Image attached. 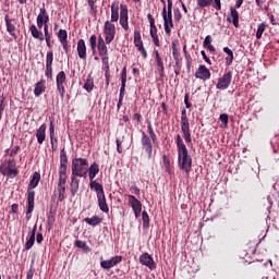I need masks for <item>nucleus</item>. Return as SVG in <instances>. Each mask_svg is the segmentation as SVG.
<instances>
[{"label": "nucleus", "instance_id": "1", "mask_svg": "<svg viewBox=\"0 0 279 279\" xmlns=\"http://www.w3.org/2000/svg\"><path fill=\"white\" fill-rule=\"evenodd\" d=\"M72 175L78 178H87L88 175V159L74 158L72 160Z\"/></svg>", "mask_w": 279, "mask_h": 279}, {"label": "nucleus", "instance_id": "16", "mask_svg": "<svg viewBox=\"0 0 279 279\" xmlns=\"http://www.w3.org/2000/svg\"><path fill=\"white\" fill-rule=\"evenodd\" d=\"M36 197V192L28 191L27 193V211H26V219L29 221L32 219V213H34V199Z\"/></svg>", "mask_w": 279, "mask_h": 279}, {"label": "nucleus", "instance_id": "27", "mask_svg": "<svg viewBox=\"0 0 279 279\" xmlns=\"http://www.w3.org/2000/svg\"><path fill=\"white\" fill-rule=\"evenodd\" d=\"M225 53H227V57L225 58L226 60V65L230 66L232 62L234 61V52H232V49L229 47L223 48Z\"/></svg>", "mask_w": 279, "mask_h": 279}, {"label": "nucleus", "instance_id": "4", "mask_svg": "<svg viewBox=\"0 0 279 279\" xmlns=\"http://www.w3.org/2000/svg\"><path fill=\"white\" fill-rule=\"evenodd\" d=\"M0 173L2 175H8V178H16L19 171L16 170V162L14 159L4 160L0 166Z\"/></svg>", "mask_w": 279, "mask_h": 279}, {"label": "nucleus", "instance_id": "52", "mask_svg": "<svg viewBox=\"0 0 279 279\" xmlns=\"http://www.w3.org/2000/svg\"><path fill=\"white\" fill-rule=\"evenodd\" d=\"M162 161H163V165H165V167H166L168 173H171V169L169 168L170 165H171V161L169 160V157H167L166 155H163Z\"/></svg>", "mask_w": 279, "mask_h": 279}, {"label": "nucleus", "instance_id": "12", "mask_svg": "<svg viewBox=\"0 0 279 279\" xmlns=\"http://www.w3.org/2000/svg\"><path fill=\"white\" fill-rule=\"evenodd\" d=\"M151 137H148L145 132H142V146L145 149L146 154H148V158L151 159L154 154V145L151 144Z\"/></svg>", "mask_w": 279, "mask_h": 279}, {"label": "nucleus", "instance_id": "37", "mask_svg": "<svg viewBox=\"0 0 279 279\" xmlns=\"http://www.w3.org/2000/svg\"><path fill=\"white\" fill-rule=\"evenodd\" d=\"M156 63H157V71L160 77H165V63H162V58L156 59Z\"/></svg>", "mask_w": 279, "mask_h": 279}, {"label": "nucleus", "instance_id": "53", "mask_svg": "<svg viewBox=\"0 0 279 279\" xmlns=\"http://www.w3.org/2000/svg\"><path fill=\"white\" fill-rule=\"evenodd\" d=\"M173 60L175 61V66L180 64V52L178 49L172 50Z\"/></svg>", "mask_w": 279, "mask_h": 279}, {"label": "nucleus", "instance_id": "35", "mask_svg": "<svg viewBox=\"0 0 279 279\" xmlns=\"http://www.w3.org/2000/svg\"><path fill=\"white\" fill-rule=\"evenodd\" d=\"M213 37L210 35H207L205 37V40L203 43L205 49H209L210 51H216L215 46H213Z\"/></svg>", "mask_w": 279, "mask_h": 279}, {"label": "nucleus", "instance_id": "59", "mask_svg": "<svg viewBox=\"0 0 279 279\" xmlns=\"http://www.w3.org/2000/svg\"><path fill=\"white\" fill-rule=\"evenodd\" d=\"M19 151H21V147L20 146H15L11 149L10 151V156H16V154H19Z\"/></svg>", "mask_w": 279, "mask_h": 279}, {"label": "nucleus", "instance_id": "55", "mask_svg": "<svg viewBox=\"0 0 279 279\" xmlns=\"http://www.w3.org/2000/svg\"><path fill=\"white\" fill-rule=\"evenodd\" d=\"M213 9L214 10H221V0H213Z\"/></svg>", "mask_w": 279, "mask_h": 279}, {"label": "nucleus", "instance_id": "49", "mask_svg": "<svg viewBox=\"0 0 279 279\" xmlns=\"http://www.w3.org/2000/svg\"><path fill=\"white\" fill-rule=\"evenodd\" d=\"M173 14H174L175 23H180L182 21V12L180 11V9L179 8L174 9Z\"/></svg>", "mask_w": 279, "mask_h": 279}, {"label": "nucleus", "instance_id": "22", "mask_svg": "<svg viewBox=\"0 0 279 279\" xmlns=\"http://www.w3.org/2000/svg\"><path fill=\"white\" fill-rule=\"evenodd\" d=\"M4 22H5V25H7V32L13 38H16V25H14V23H12L9 15H5Z\"/></svg>", "mask_w": 279, "mask_h": 279}, {"label": "nucleus", "instance_id": "25", "mask_svg": "<svg viewBox=\"0 0 279 279\" xmlns=\"http://www.w3.org/2000/svg\"><path fill=\"white\" fill-rule=\"evenodd\" d=\"M37 21H41L44 25L49 24V14L47 13V9H45V4H43V8L39 9Z\"/></svg>", "mask_w": 279, "mask_h": 279}, {"label": "nucleus", "instance_id": "56", "mask_svg": "<svg viewBox=\"0 0 279 279\" xmlns=\"http://www.w3.org/2000/svg\"><path fill=\"white\" fill-rule=\"evenodd\" d=\"M66 169H68V166L60 165V167H59V175H66Z\"/></svg>", "mask_w": 279, "mask_h": 279}, {"label": "nucleus", "instance_id": "42", "mask_svg": "<svg viewBox=\"0 0 279 279\" xmlns=\"http://www.w3.org/2000/svg\"><path fill=\"white\" fill-rule=\"evenodd\" d=\"M99 56H108V46L105 44L97 45Z\"/></svg>", "mask_w": 279, "mask_h": 279}, {"label": "nucleus", "instance_id": "31", "mask_svg": "<svg viewBox=\"0 0 279 279\" xmlns=\"http://www.w3.org/2000/svg\"><path fill=\"white\" fill-rule=\"evenodd\" d=\"M45 81L37 82L34 89L35 97H40L45 93Z\"/></svg>", "mask_w": 279, "mask_h": 279}, {"label": "nucleus", "instance_id": "8", "mask_svg": "<svg viewBox=\"0 0 279 279\" xmlns=\"http://www.w3.org/2000/svg\"><path fill=\"white\" fill-rule=\"evenodd\" d=\"M230 84H232V71H228L218 80L216 88L218 90H226L230 87Z\"/></svg>", "mask_w": 279, "mask_h": 279}, {"label": "nucleus", "instance_id": "10", "mask_svg": "<svg viewBox=\"0 0 279 279\" xmlns=\"http://www.w3.org/2000/svg\"><path fill=\"white\" fill-rule=\"evenodd\" d=\"M64 82H66V73H64V71H61L57 74L56 77L57 90H59L61 99H64V93H66V90L64 89Z\"/></svg>", "mask_w": 279, "mask_h": 279}, {"label": "nucleus", "instance_id": "40", "mask_svg": "<svg viewBox=\"0 0 279 279\" xmlns=\"http://www.w3.org/2000/svg\"><path fill=\"white\" fill-rule=\"evenodd\" d=\"M75 247H78L80 250H84V252H90V246H87L86 242L82 240L75 241Z\"/></svg>", "mask_w": 279, "mask_h": 279}, {"label": "nucleus", "instance_id": "30", "mask_svg": "<svg viewBox=\"0 0 279 279\" xmlns=\"http://www.w3.org/2000/svg\"><path fill=\"white\" fill-rule=\"evenodd\" d=\"M38 182H40V173L34 172L32 180L29 181L28 191H33L32 189H36V186H38Z\"/></svg>", "mask_w": 279, "mask_h": 279}, {"label": "nucleus", "instance_id": "26", "mask_svg": "<svg viewBox=\"0 0 279 279\" xmlns=\"http://www.w3.org/2000/svg\"><path fill=\"white\" fill-rule=\"evenodd\" d=\"M231 15L227 19L229 23H233L234 27H239V11L236 9H230Z\"/></svg>", "mask_w": 279, "mask_h": 279}, {"label": "nucleus", "instance_id": "15", "mask_svg": "<svg viewBox=\"0 0 279 279\" xmlns=\"http://www.w3.org/2000/svg\"><path fill=\"white\" fill-rule=\"evenodd\" d=\"M121 260H123V257L117 255V256L111 257L110 259L100 262V267L102 269H112V267H116V265H119V263H121Z\"/></svg>", "mask_w": 279, "mask_h": 279}, {"label": "nucleus", "instance_id": "38", "mask_svg": "<svg viewBox=\"0 0 279 279\" xmlns=\"http://www.w3.org/2000/svg\"><path fill=\"white\" fill-rule=\"evenodd\" d=\"M175 143L178 151L186 149V144H184V140H182V136L180 134L177 135Z\"/></svg>", "mask_w": 279, "mask_h": 279}, {"label": "nucleus", "instance_id": "5", "mask_svg": "<svg viewBox=\"0 0 279 279\" xmlns=\"http://www.w3.org/2000/svg\"><path fill=\"white\" fill-rule=\"evenodd\" d=\"M181 130L185 143H191V123H189V118L186 117V109L181 111Z\"/></svg>", "mask_w": 279, "mask_h": 279}, {"label": "nucleus", "instance_id": "60", "mask_svg": "<svg viewBox=\"0 0 279 279\" xmlns=\"http://www.w3.org/2000/svg\"><path fill=\"white\" fill-rule=\"evenodd\" d=\"M151 38L156 47H160V39H158V35H151Z\"/></svg>", "mask_w": 279, "mask_h": 279}, {"label": "nucleus", "instance_id": "9", "mask_svg": "<svg viewBox=\"0 0 279 279\" xmlns=\"http://www.w3.org/2000/svg\"><path fill=\"white\" fill-rule=\"evenodd\" d=\"M45 75L48 80L53 77V50H50L46 54V70Z\"/></svg>", "mask_w": 279, "mask_h": 279}, {"label": "nucleus", "instance_id": "21", "mask_svg": "<svg viewBox=\"0 0 279 279\" xmlns=\"http://www.w3.org/2000/svg\"><path fill=\"white\" fill-rule=\"evenodd\" d=\"M75 174H71V182H70V191L72 197H75L77 195V191H80V179Z\"/></svg>", "mask_w": 279, "mask_h": 279}, {"label": "nucleus", "instance_id": "50", "mask_svg": "<svg viewBox=\"0 0 279 279\" xmlns=\"http://www.w3.org/2000/svg\"><path fill=\"white\" fill-rule=\"evenodd\" d=\"M50 145L52 151H58V138L56 136L50 137Z\"/></svg>", "mask_w": 279, "mask_h": 279}, {"label": "nucleus", "instance_id": "14", "mask_svg": "<svg viewBox=\"0 0 279 279\" xmlns=\"http://www.w3.org/2000/svg\"><path fill=\"white\" fill-rule=\"evenodd\" d=\"M134 45L142 53L143 58H147V50H145V46H143V39H141V32L134 31Z\"/></svg>", "mask_w": 279, "mask_h": 279}, {"label": "nucleus", "instance_id": "18", "mask_svg": "<svg viewBox=\"0 0 279 279\" xmlns=\"http://www.w3.org/2000/svg\"><path fill=\"white\" fill-rule=\"evenodd\" d=\"M195 77L197 80H210V70L206 68V65H199V68L195 72Z\"/></svg>", "mask_w": 279, "mask_h": 279}, {"label": "nucleus", "instance_id": "23", "mask_svg": "<svg viewBox=\"0 0 279 279\" xmlns=\"http://www.w3.org/2000/svg\"><path fill=\"white\" fill-rule=\"evenodd\" d=\"M77 53H78V58L81 60H86V41H84V39H80L77 41Z\"/></svg>", "mask_w": 279, "mask_h": 279}, {"label": "nucleus", "instance_id": "43", "mask_svg": "<svg viewBox=\"0 0 279 279\" xmlns=\"http://www.w3.org/2000/svg\"><path fill=\"white\" fill-rule=\"evenodd\" d=\"M219 121L221 122L220 128L226 130V128H228V113H221L219 117Z\"/></svg>", "mask_w": 279, "mask_h": 279}, {"label": "nucleus", "instance_id": "36", "mask_svg": "<svg viewBox=\"0 0 279 279\" xmlns=\"http://www.w3.org/2000/svg\"><path fill=\"white\" fill-rule=\"evenodd\" d=\"M147 130L153 143H156V141H158V136H156V132H154V126L151 125V121H147Z\"/></svg>", "mask_w": 279, "mask_h": 279}, {"label": "nucleus", "instance_id": "11", "mask_svg": "<svg viewBox=\"0 0 279 279\" xmlns=\"http://www.w3.org/2000/svg\"><path fill=\"white\" fill-rule=\"evenodd\" d=\"M129 204H131L133 208L135 219H138V217H141V213H143V204L134 195H129Z\"/></svg>", "mask_w": 279, "mask_h": 279}, {"label": "nucleus", "instance_id": "7", "mask_svg": "<svg viewBox=\"0 0 279 279\" xmlns=\"http://www.w3.org/2000/svg\"><path fill=\"white\" fill-rule=\"evenodd\" d=\"M162 19L165 32L168 36H171V29H173V14L172 11H167V7L162 9Z\"/></svg>", "mask_w": 279, "mask_h": 279}, {"label": "nucleus", "instance_id": "3", "mask_svg": "<svg viewBox=\"0 0 279 279\" xmlns=\"http://www.w3.org/2000/svg\"><path fill=\"white\" fill-rule=\"evenodd\" d=\"M90 189L95 191L98 199V206L102 213H108V204L106 203V193L104 192V185L99 182H93L89 184Z\"/></svg>", "mask_w": 279, "mask_h": 279}, {"label": "nucleus", "instance_id": "51", "mask_svg": "<svg viewBox=\"0 0 279 279\" xmlns=\"http://www.w3.org/2000/svg\"><path fill=\"white\" fill-rule=\"evenodd\" d=\"M35 241H36V238H34V235L33 236L31 235L27 242L25 243V250H32V247H34Z\"/></svg>", "mask_w": 279, "mask_h": 279}, {"label": "nucleus", "instance_id": "24", "mask_svg": "<svg viewBox=\"0 0 279 279\" xmlns=\"http://www.w3.org/2000/svg\"><path fill=\"white\" fill-rule=\"evenodd\" d=\"M88 171H89L88 177H89L90 184L93 182H97L95 180V178L97 177V173H99V166L97 165V162L92 163Z\"/></svg>", "mask_w": 279, "mask_h": 279}, {"label": "nucleus", "instance_id": "46", "mask_svg": "<svg viewBox=\"0 0 279 279\" xmlns=\"http://www.w3.org/2000/svg\"><path fill=\"white\" fill-rule=\"evenodd\" d=\"M198 8H208V5H213V0H197Z\"/></svg>", "mask_w": 279, "mask_h": 279}, {"label": "nucleus", "instance_id": "64", "mask_svg": "<svg viewBox=\"0 0 279 279\" xmlns=\"http://www.w3.org/2000/svg\"><path fill=\"white\" fill-rule=\"evenodd\" d=\"M184 104L186 108H191V104L189 102V94H185L184 96Z\"/></svg>", "mask_w": 279, "mask_h": 279}, {"label": "nucleus", "instance_id": "41", "mask_svg": "<svg viewBox=\"0 0 279 279\" xmlns=\"http://www.w3.org/2000/svg\"><path fill=\"white\" fill-rule=\"evenodd\" d=\"M266 27H267V24L265 23H262L258 25L257 32H256L257 40H260V38H263V33L265 32Z\"/></svg>", "mask_w": 279, "mask_h": 279}, {"label": "nucleus", "instance_id": "29", "mask_svg": "<svg viewBox=\"0 0 279 279\" xmlns=\"http://www.w3.org/2000/svg\"><path fill=\"white\" fill-rule=\"evenodd\" d=\"M29 29L33 38H36L37 40H45V35H43V32H40L36 25H32Z\"/></svg>", "mask_w": 279, "mask_h": 279}, {"label": "nucleus", "instance_id": "34", "mask_svg": "<svg viewBox=\"0 0 279 279\" xmlns=\"http://www.w3.org/2000/svg\"><path fill=\"white\" fill-rule=\"evenodd\" d=\"M85 223H87L88 226H99V223H101V218L99 216H94L92 218H85L84 219Z\"/></svg>", "mask_w": 279, "mask_h": 279}, {"label": "nucleus", "instance_id": "58", "mask_svg": "<svg viewBox=\"0 0 279 279\" xmlns=\"http://www.w3.org/2000/svg\"><path fill=\"white\" fill-rule=\"evenodd\" d=\"M66 178L68 175H59L58 184L66 185Z\"/></svg>", "mask_w": 279, "mask_h": 279}, {"label": "nucleus", "instance_id": "45", "mask_svg": "<svg viewBox=\"0 0 279 279\" xmlns=\"http://www.w3.org/2000/svg\"><path fill=\"white\" fill-rule=\"evenodd\" d=\"M89 43H90L92 51L93 53H95V51H97V36L92 35L89 38Z\"/></svg>", "mask_w": 279, "mask_h": 279}, {"label": "nucleus", "instance_id": "13", "mask_svg": "<svg viewBox=\"0 0 279 279\" xmlns=\"http://www.w3.org/2000/svg\"><path fill=\"white\" fill-rule=\"evenodd\" d=\"M140 263L141 265L148 267L150 271H154V269H156V263L154 262V258L151 257V255H149V253H143L140 256Z\"/></svg>", "mask_w": 279, "mask_h": 279}, {"label": "nucleus", "instance_id": "62", "mask_svg": "<svg viewBox=\"0 0 279 279\" xmlns=\"http://www.w3.org/2000/svg\"><path fill=\"white\" fill-rule=\"evenodd\" d=\"M203 59L205 60V62H207V64H210V58H208V56H206V51H202L201 52Z\"/></svg>", "mask_w": 279, "mask_h": 279}, {"label": "nucleus", "instance_id": "28", "mask_svg": "<svg viewBox=\"0 0 279 279\" xmlns=\"http://www.w3.org/2000/svg\"><path fill=\"white\" fill-rule=\"evenodd\" d=\"M119 21V4L113 2L111 4V23H117Z\"/></svg>", "mask_w": 279, "mask_h": 279}, {"label": "nucleus", "instance_id": "61", "mask_svg": "<svg viewBox=\"0 0 279 279\" xmlns=\"http://www.w3.org/2000/svg\"><path fill=\"white\" fill-rule=\"evenodd\" d=\"M49 132H50V137L56 136V126H53V122H50Z\"/></svg>", "mask_w": 279, "mask_h": 279}, {"label": "nucleus", "instance_id": "17", "mask_svg": "<svg viewBox=\"0 0 279 279\" xmlns=\"http://www.w3.org/2000/svg\"><path fill=\"white\" fill-rule=\"evenodd\" d=\"M58 38L63 47L65 53H69V35L66 34V29H59Z\"/></svg>", "mask_w": 279, "mask_h": 279}, {"label": "nucleus", "instance_id": "20", "mask_svg": "<svg viewBox=\"0 0 279 279\" xmlns=\"http://www.w3.org/2000/svg\"><path fill=\"white\" fill-rule=\"evenodd\" d=\"M120 25L123 29H128V7L121 4L120 5Z\"/></svg>", "mask_w": 279, "mask_h": 279}, {"label": "nucleus", "instance_id": "19", "mask_svg": "<svg viewBox=\"0 0 279 279\" xmlns=\"http://www.w3.org/2000/svg\"><path fill=\"white\" fill-rule=\"evenodd\" d=\"M36 138L37 143L39 145H43L45 143V140L47 138V124L43 123L36 131Z\"/></svg>", "mask_w": 279, "mask_h": 279}, {"label": "nucleus", "instance_id": "44", "mask_svg": "<svg viewBox=\"0 0 279 279\" xmlns=\"http://www.w3.org/2000/svg\"><path fill=\"white\" fill-rule=\"evenodd\" d=\"M60 165L66 166L69 165V159L66 158V153L64 151V148L60 151Z\"/></svg>", "mask_w": 279, "mask_h": 279}, {"label": "nucleus", "instance_id": "2", "mask_svg": "<svg viewBox=\"0 0 279 279\" xmlns=\"http://www.w3.org/2000/svg\"><path fill=\"white\" fill-rule=\"evenodd\" d=\"M178 167L181 171L191 173V169L193 167V158H191V155H189V148L178 150Z\"/></svg>", "mask_w": 279, "mask_h": 279}, {"label": "nucleus", "instance_id": "33", "mask_svg": "<svg viewBox=\"0 0 279 279\" xmlns=\"http://www.w3.org/2000/svg\"><path fill=\"white\" fill-rule=\"evenodd\" d=\"M57 191L59 193V196H58L59 202H64L66 185L58 183Z\"/></svg>", "mask_w": 279, "mask_h": 279}, {"label": "nucleus", "instance_id": "63", "mask_svg": "<svg viewBox=\"0 0 279 279\" xmlns=\"http://www.w3.org/2000/svg\"><path fill=\"white\" fill-rule=\"evenodd\" d=\"M45 240V238L43 236V233H37L36 236V241L38 244L43 243V241Z\"/></svg>", "mask_w": 279, "mask_h": 279}, {"label": "nucleus", "instance_id": "39", "mask_svg": "<svg viewBox=\"0 0 279 279\" xmlns=\"http://www.w3.org/2000/svg\"><path fill=\"white\" fill-rule=\"evenodd\" d=\"M84 88L85 90H87V93H92L93 88H95V82L93 81V78L87 77L84 84Z\"/></svg>", "mask_w": 279, "mask_h": 279}, {"label": "nucleus", "instance_id": "54", "mask_svg": "<svg viewBox=\"0 0 279 279\" xmlns=\"http://www.w3.org/2000/svg\"><path fill=\"white\" fill-rule=\"evenodd\" d=\"M117 143V151L118 154H123V147L121 145H123V142L119 138L116 140Z\"/></svg>", "mask_w": 279, "mask_h": 279}, {"label": "nucleus", "instance_id": "57", "mask_svg": "<svg viewBox=\"0 0 279 279\" xmlns=\"http://www.w3.org/2000/svg\"><path fill=\"white\" fill-rule=\"evenodd\" d=\"M158 35V28L156 27V24H150V36Z\"/></svg>", "mask_w": 279, "mask_h": 279}, {"label": "nucleus", "instance_id": "32", "mask_svg": "<svg viewBox=\"0 0 279 279\" xmlns=\"http://www.w3.org/2000/svg\"><path fill=\"white\" fill-rule=\"evenodd\" d=\"M128 82V69L123 68L122 73H121V95L125 93V83Z\"/></svg>", "mask_w": 279, "mask_h": 279}, {"label": "nucleus", "instance_id": "47", "mask_svg": "<svg viewBox=\"0 0 279 279\" xmlns=\"http://www.w3.org/2000/svg\"><path fill=\"white\" fill-rule=\"evenodd\" d=\"M100 58L102 60V64L105 66V69L108 71H110V63H109V58L108 54H100Z\"/></svg>", "mask_w": 279, "mask_h": 279}, {"label": "nucleus", "instance_id": "6", "mask_svg": "<svg viewBox=\"0 0 279 279\" xmlns=\"http://www.w3.org/2000/svg\"><path fill=\"white\" fill-rule=\"evenodd\" d=\"M104 34L106 45H110V43L114 40V36L117 34V26L112 24V22L106 21L104 25Z\"/></svg>", "mask_w": 279, "mask_h": 279}, {"label": "nucleus", "instance_id": "48", "mask_svg": "<svg viewBox=\"0 0 279 279\" xmlns=\"http://www.w3.org/2000/svg\"><path fill=\"white\" fill-rule=\"evenodd\" d=\"M143 226L144 228H149V215L147 211L142 213Z\"/></svg>", "mask_w": 279, "mask_h": 279}]
</instances>
